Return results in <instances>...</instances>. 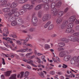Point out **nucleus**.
<instances>
[{"mask_svg":"<svg viewBox=\"0 0 79 79\" xmlns=\"http://www.w3.org/2000/svg\"><path fill=\"white\" fill-rule=\"evenodd\" d=\"M70 23L68 24L67 28L65 31V32L67 33H71V34H73L74 32V30L73 29H71L72 27H73V23H71L70 22Z\"/></svg>","mask_w":79,"mask_h":79,"instance_id":"1","label":"nucleus"},{"mask_svg":"<svg viewBox=\"0 0 79 79\" xmlns=\"http://www.w3.org/2000/svg\"><path fill=\"white\" fill-rule=\"evenodd\" d=\"M34 5H30L29 4H27L24 5L23 6H22V8L23 9H24V10H31V9L34 7Z\"/></svg>","mask_w":79,"mask_h":79,"instance_id":"2","label":"nucleus"},{"mask_svg":"<svg viewBox=\"0 0 79 79\" xmlns=\"http://www.w3.org/2000/svg\"><path fill=\"white\" fill-rule=\"evenodd\" d=\"M23 61H25V62H26V63H27L28 64H31L32 66H33V67H35V68H37V65H35L34 64L32 63L34 62V61H32V60H29V59L27 60L25 59H23Z\"/></svg>","mask_w":79,"mask_h":79,"instance_id":"3","label":"nucleus"},{"mask_svg":"<svg viewBox=\"0 0 79 79\" xmlns=\"http://www.w3.org/2000/svg\"><path fill=\"white\" fill-rule=\"evenodd\" d=\"M79 63V56L77 57H73L71 60V63L72 64L74 63Z\"/></svg>","mask_w":79,"mask_h":79,"instance_id":"4","label":"nucleus"},{"mask_svg":"<svg viewBox=\"0 0 79 79\" xmlns=\"http://www.w3.org/2000/svg\"><path fill=\"white\" fill-rule=\"evenodd\" d=\"M18 5V3L17 2H14L12 4L10 3H8L7 4V6L8 7H10V8H14L15 7H16Z\"/></svg>","mask_w":79,"mask_h":79,"instance_id":"5","label":"nucleus"},{"mask_svg":"<svg viewBox=\"0 0 79 79\" xmlns=\"http://www.w3.org/2000/svg\"><path fill=\"white\" fill-rule=\"evenodd\" d=\"M17 21H16V20H15L13 21L11 23V25L12 26H16L17 24H19V22H20V18H17Z\"/></svg>","mask_w":79,"mask_h":79,"instance_id":"6","label":"nucleus"},{"mask_svg":"<svg viewBox=\"0 0 79 79\" xmlns=\"http://www.w3.org/2000/svg\"><path fill=\"white\" fill-rule=\"evenodd\" d=\"M37 21V18L36 17H33L31 20V22L34 26H37V24L36 23Z\"/></svg>","mask_w":79,"mask_h":79,"instance_id":"7","label":"nucleus"},{"mask_svg":"<svg viewBox=\"0 0 79 79\" xmlns=\"http://www.w3.org/2000/svg\"><path fill=\"white\" fill-rule=\"evenodd\" d=\"M68 39L71 42H77V38L74 36H69L68 37Z\"/></svg>","mask_w":79,"mask_h":79,"instance_id":"8","label":"nucleus"},{"mask_svg":"<svg viewBox=\"0 0 79 79\" xmlns=\"http://www.w3.org/2000/svg\"><path fill=\"white\" fill-rule=\"evenodd\" d=\"M27 41H28V40H23V45L27 46V47H29L31 48H33V46L31 44H26V43L27 42Z\"/></svg>","mask_w":79,"mask_h":79,"instance_id":"9","label":"nucleus"},{"mask_svg":"<svg viewBox=\"0 0 79 79\" xmlns=\"http://www.w3.org/2000/svg\"><path fill=\"white\" fill-rule=\"evenodd\" d=\"M51 13H52L54 16H56L58 13V12L56 11V8H53L51 10Z\"/></svg>","mask_w":79,"mask_h":79,"instance_id":"10","label":"nucleus"},{"mask_svg":"<svg viewBox=\"0 0 79 79\" xmlns=\"http://www.w3.org/2000/svg\"><path fill=\"white\" fill-rule=\"evenodd\" d=\"M76 17L75 16H73L70 17L69 18V22H71V23H74Z\"/></svg>","mask_w":79,"mask_h":79,"instance_id":"11","label":"nucleus"},{"mask_svg":"<svg viewBox=\"0 0 79 79\" xmlns=\"http://www.w3.org/2000/svg\"><path fill=\"white\" fill-rule=\"evenodd\" d=\"M71 57V56L70 55L66 56L64 57L63 60L64 61H68L69 60H70Z\"/></svg>","mask_w":79,"mask_h":79,"instance_id":"12","label":"nucleus"},{"mask_svg":"<svg viewBox=\"0 0 79 79\" xmlns=\"http://www.w3.org/2000/svg\"><path fill=\"white\" fill-rule=\"evenodd\" d=\"M63 21V20L61 18H58L56 20V23L57 24H61L62 22Z\"/></svg>","mask_w":79,"mask_h":79,"instance_id":"13","label":"nucleus"},{"mask_svg":"<svg viewBox=\"0 0 79 79\" xmlns=\"http://www.w3.org/2000/svg\"><path fill=\"white\" fill-rule=\"evenodd\" d=\"M64 46H65V44L64 43L62 42L59 43L57 45L58 47H61V48H63Z\"/></svg>","mask_w":79,"mask_h":79,"instance_id":"14","label":"nucleus"},{"mask_svg":"<svg viewBox=\"0 0 79 79\" xmlns=\"http://www.w3.org/2000/svg\"><path fill=\"white\" fill-rule=\"evenodd\" d=\"M41 8H42V5H39L35 7V10L37 11L38 10H40Z\"/></svg>","mask_w":79,"mask_h":79,"instance_id":"15","label":"nucleus"},{"mask_svg":"<svg viewBox=\"0 0 79 79\" xmlns=\"http://www.w3.org/2000/svg\"><path fill=\"white\" fill-rule=\"evenodd\" d=\"M11 10L10 8H5L3 9V10L4 13H8V12H10V11Z\"/></svg>","mask_w":79,"mask_h":79,"instance_id":"16","label":"nucleus"},{"mask_svg":"<svg viewBox=\"0 0 79 79\" xmlns=\"http://www.w3.org/2000/svg\"><path fill=\"white\" fill-rule=\"evenodd\" d=\"M43 1L44 2L45 4H47L49 2V0H40L38 1V3H40V2Z\"/></svg>","mask_w":79,"mask_h":79,"instance_id":"17","label":"nucleus"},{"mask_svg":"<svg viewBox=\"0 0 79 79\" xmlns=\"http://www.w3.org/2000/svg\"><path fill=\"white\" fill-rule=\"evenodd\" d=\"M51 23H52V22L50 21H48L47 22V23L44 26V27L45 28H47V27H48L50 25V24H51Z\"/></svg>","mask_w":79,"mask_h":79,"instance_id":"18","label":"nucleus"},{"mask_svg":"<svg viewBox=\"0 0 79 79\" xmlns=\"http://www.w3.org/2000/svg\"><path fill=\"white\" fill-rule=\"evenodd\" d=\"M11 73V71H8L5 73V75L6 76H10Z\"/></svg>","mask_w":79,"mask_h":79,"instance_id":"19","label":"nucleus"},{"mask_svg":"<svg viewBox=\"0 0 79 79\" xmlns=\"http://www.w3.org/2000/svg\"><path fill=\"white\" fill-rule=\"evenodd\" d=\"M15 9H12L11 10V12L8 14V15L9 16H11V15H13L14 13H15Z\"/></svg>","mask_w":79,"mask_h":79,"instance_id":"20","label":"nucleus"},{"mask_svg":"<svg viewBox=\"0 0 79 79\" xmlns=\"http://www.w3.org/2000/svg\"><path fill=\"white\" fill-rule=\"evenodd\" d=\"M3 32L6 34H9V31H8V28H5L3 30Z\"/></svg>","mask_w":79,"mask_h":79,"instance_id":"21","label":"nucleus"},{"mask_svg":"<svg viewBox=\"0 0 79 79\" xmlns=\"http://www.w3.org/2000/svg\"><path fill=\"white\" fill-rule=\"evenodd\" d=\"M16 74H14L12 75L10 77H9V79H16Z\"/></svg>","mask_w":79,"mask_h":79,"instance_id":"22","label":"nucleus"},{"mask_svg":"<svg viewBox=\"0 0 79 79\" xmlns=\"http://www.w3.org/2000/svg\"><path fill=\"white\" fill-rule=\"evenodd\" d=\"M29 48H26V49H22L20 50V52H22V53H24V52H26Z\"/></svg>","mask_w":79,"mask_h":79,"instance_id":"23","label":"nucleus"},{"mask_svg":"<svg viewBox=\"0 0 79 79\" xmlns=\"http://www.w3.org/2000/svg\"><path fill=\"white\" fill-rule=\"evenodd\" d=\"M61 28L62 29H64L68 28V26H66L62 23L61 26Z\"/></svg>","mask_w":79,"mask_h":79,"instance_id":"24","label":"nucleus"},{"mask_svg":"<svg viewBox=\"0 0 79 79\" xmlns=\"http://www.w3.org/2000/svg\"><path fill=\"white\" fill-rule=\"evenodd\" d=\"M48 20H50L51 19V15L49 14H47L45 15Z\"/></svg>","mask_w":79,"mask_h":79,"instance_id":"25","label":"nucleus"},{"mask_svg":"<svg viewBox=\"0 0 79 79\" xmlns=\"http://www.w3.org/2000/svg\"><path fill=\"white\" fill-rule=\"evenodd\" d=\"M63 14H64V12L63 11H60L58 13V15L59 16L61 17L63 15Z\"/></svg>","mask_w":79,"mask_h":79,"instance_id":"26","label":"nucleus"},{"mask_svg":"<svg viewBox=\"0 0 79 79\" xmlns=\"http://www.w3.org/2000/svg\"><path fill=\"white\" fill-rule=\"evenodd\" d=\"M42 20L43 21L45 22V21H47L48 20L47 19L46 16L44 15L42 17Z\"/></svg>","mask_w":79,"mask_h":79,"instance_id":"27","label":"nucleus"},{"mask_svg":"<svg viewBox=\"0 0 79 79\" xmlns=\"http://www.w3.org/2000/svg\"><path fill=\"white\" fill-rule=\"evenodd\" d=\"M44 9L46 11L49 10V6L47 4H45L44 6Z\"/></svg>","mask_w":79,"mask_h":79,"instance_id":"28","label":"nucleus"},{"mask_svg":"<svg viewBox=\"0 0 79 79\" xmlns=\"http://www.w3.org/2000/svg\"><path fill=\"white\" fill-rule=\"evenodd\" d=\"M38 74L42 77H44L45 76H44V74L42 72H41L40 73H38Z\"/></svg>","mask_w":79,"mask_h":79,"instance_id":"29","label":"nucleus"},{"mask_svg":"<svg viewBox=\"0 0 79 79\" xmlns=\"http://www.w3.org/2000/svg\"><path fill=\"white\" fill-rule=\"evenodd\" d=\"M29 75V72L26 71L24 74V77H27Z\"/></svg>","mask_w":79,"mask_h":79,"instance_id":"30","label":"nucleus"},{"mask_svg":"<svg viewBox=\"0 0 79 79\" xmlns=\"http://www.w3.org/2000/svg\"><path fill=\"white\" fill-rule=\"evenodd\" d=\"M59 56H60V57H64V54H63V51L59 53Z\"/></svg>","mask_w":79,"mask_h":79,"instance_id":"31","label":"nucleus"},{"mask_svg":"<svg viewBox=\"0 0 79 79\" xmlns=\"http://www.w3.org/2000/svg\"><path fill=\"white\" fill-rule=\"evenodd\" d=\"M53 28V25H51L48 27V29L49 31H50L51 30H52Z\"/></svg>","mask_w":79,"mask_h":79,"instance_id":"32","label":"nucleus"},{"mask_svg":"<svg viewBox=\"0 0 79 79\" xmlns=\"http://www.w3.org/2000/svg\"><path fill=\"white\" fill-rule=\"evenodd\" d=\"M63 50V48L60 47H58V48L57 49V50L59 52H60L61 51H62V50Z\"/></svg>","mask_w":79,"mask_h":79,"instance_id":"33","label":"nucleus"},{"mask_svg":"<svg viewBox=\"0 0 79 79\" xmlns=\"http://www.w3.org/2000/svg\"><path fill=\"white\" fill-rule=\"evenodd\" d=\"M66 26H68V21L67 20H65L64 21L63 23Z\"/></svg>","mask_w":79,"mask_h":79,"instance_id":"34","label":"nucleus"},{"mask_svg":"<svg viewBox=\"0 0 79 79\" xmlns=\"http://www.w3.org/2000/svg\"><path fill=\"white\" fill-rule=\"evenodd\" d=\"M7 18H8L7 20L9 22H11V21H13V19H11V17H6V19H7Z\"/></svg>","mask_w":79,"mask_h":79,"instance_id":"35","label":"nucleus"},{"mask_svg":"<svg viewBox=\"0 0 79 79\" xmlns=\"http://www.w3.org/2000/svg\"><path fill=\"white\" fill-rule=\"evenodd\" d=\"M35 59L37 60V62H38V63L40 64L41 63V61H40V59H39L38 57H36Z\"/></svg>","mask_w":79,"mask_h":79,"instance_id":"36","label":"nucleus"},{"mask_svg":"<svg viewBox=\"0 0 79 79\" xmlns=\"http://www.w3.org/2000/svg\"><path fill=\"white\" fill-rule=\"evenodd\" d=\"M28 0H20V4H22L23 3H24L25 2L27 1Z\"/></svg>","mask_w":79,"mask_h":79,"instance_id":"37","label":"nucleus"},{"mask_svg":"<svg viewBox=\"0 0 79 79\" xmlns=\"http://www.w3.org/2000/svg\"><path fill=\"white\" fill-rule=\"evenodd\" d=\"M64 54V56H66V55H68V53L69 52L67 51H62Z\"/></svg>","mask_w":79,"mask_h":79,"instance_id":"38","label":"nucleus"},{"mask_svg":"<svg viewBox=\"0 0 79 79\" xmlns=\"http://www.w3.org/2000/svg\"><path fill=\"white\" fill-rule=\"evenodd\" d=\"M55 5H56V4H55V3H52L51 4L50 7L52 8H53L55 6Z\"/></svg>","mask_w":79,"mask_h":79,"instance_id":"39","label":"nucleus"},{"mask_svg":"<svg viewBox=\"0 0 79 79\" xmlns=\"http://www.w3.org/2000/svg\"><path fill=\"white\" fill-rule=\"evenodd\" d=\"M9 37H13V38H15L16 37V35H13V34H10L9 35Z\"/></svg>","mask_w":79,"mask_h":79,"instance_id":"40","label":"nucleus"},{"mask_svg":"<svg viewBox=\"0 0 79 79\" xmlns=\"http://www.w3.org/2000/svg\"><path fill=\"white\" fill-rule=\"evenodd\" d=\"M24 72H22L20 73V78H22V77H23V76H24Z\"/></svg>","mask_w":79,"mask_h":79,"instance_id":"41","label":"nucleus"},{"mask_svg":"<svg viewBox=\"0 0 79 79\" xmlns=\"http://www.w3.org/2000/svg\"><path fill=\"white\" fill-rule=\"evenodd\" d=\"M61 2H59L57 3V4H56V6H57L58 7H60V6H61Z\"/></svg>","mask_w":79,"mask_h":79,"instance_id":"42","label":"nucleus"},{"mask_svg":"<svg viewBox=\"0 0 79 79\" xmlns=\"http://www.w3.org/2000/svg\"><path fill=\"white\" fill-rule=\"evenodd\" d=\"M14 16L16 17H18L19 16V13L18 12H16L14 14Z\"/></svg>","mask_w":79,"mask_h":79,"instance_id":"43","label":"nucleus"},{"mask_svg":"<svg viewBox=\"0 0 79 79\" xmlns=\"http://www.w3.org/2000/svg\"><path fill=\"white\" fill-rule=\"evenodd\" d=\"M38 15L40 18L42 17V12L41 11H39L38 14Z\"/></svg>","mask_w":79,"mask_h":79,"instance_id":"44","label":"nucleus"},{"mask_svg":"<svg viewBox=\"0 0 79 79\" xmlns=\"http://www.w3.org/2000/svg\"><path fill=\"white\" fill-rule=\"evenodd\" d=\"M0 48H1L2 50H7V51H9V50L8 49H5V48H3L2 46H0Z\"/></svg>","mask_w":79,"mask_h":79,"instance_id":"45","label":"nucleus"},{"mask_svg":"<svg viewBox=\"0 0 79 79\" xmlns=\"http://www.w3.org/2000/svg\"><path fill=\"white\" fill-rule=\"evenodd\" d=\"M50 48V46L48 44H45V49H47L48 48Z\"/></svg>","mask_w":79,"mask_h":79,"instance_id":"46","label":"nucleus"},{"mask_svg":"<svg viewBox=\"0 0 79 79\" xmlns=\"http://www.w3.org/2000/svg\"><path fill=\"white\" fill-rule=\"evenodd\" d=\"M42 59L44 62H46V60H45V56H43L41 57Z\"/></svg>","mask_w":79,"mask_h":79,"instance_id":"47","label":"nucleus"},{"mask_svg":"<svg viewBox=\"0 0 79 79\" xmlns=\"http://www.w3.org/2000/svg\"><path fill=\"white\" fill-rule=\"evenodd\" d=\"M62 67L63 68H68V65L64 64H63V65L62 66Z\"/></svg>","mask_w":79,"mask_h":79,"instance_id":"48","label":"nucleus"},{"mask_svg":"<svg viewBox=\"0 0 79 79\" xmlns=\"http://www.w3.org/2000/svg\"><path fill=\"white\" fill-rule=\"evenodd\" d=\"M20 21L21 24H23L24 23V20L22 19H20Z\"/></svg>","mask_w":79,"mask_h":79,"instance_id":"49","label":"nucleus"},{"mask_svg":"<svg viewBox=\"0 0 79 79\" xmlns=\"http://www.w3.org/2000/svg\"><path fill=\"white\" fill-rule=\"evenodd\" d=\"M73 35H75V36H78L79 35V33L78 32H76L73 33Z\"/></svg>","mask_w":79,"mask_h":79,"instance_id":"50","label":"nucleus"},{"mask_svg":"<svg viewBox=\"0 0 79 79\" xmlns=\"http://www.w3.org/2000/svg\"><path fill=\"white\" fill-rule=\"evenodd\" d=\"M2 2L3 5H6V4L7 3V2H6V1L5 0H4L2 1H1Z\"/></svg>","mask_w":79,"mask_h":79,"instance_id":"51","label":"nucleus"},{"mask_svg":"<svg viewBox=\"0 0 79 79\" xmlns=\"http://www.w3.org/2000/svg\"><path fill=\"white\" fill-rule=\"evenodd\" d=\"M4 45L6 47H7V48H8L9 47V46L8 45V44L5 42L3 43Z\"/></svg>","mask_w":79,"mask_h":79,"instance_id":"52","label":"nucleus"},{"mask_svg":"<svg viewBox=\"0 0 79 79\" xmlns=\"http://www.w3.org/2000/svg\"><path fill=\"white\" fill-rule=\"evenodd\" d=\"M64 42H65L66 43H68L69 42V40H68V39H66L65 38L64 40Z\"/></svg>","mask_w":79,"mask_h":79,"instance_id":"53","label":"nucleus"},{"mask_svg":"<svg viewBox=\"0 0 79 79\" xmlns=\"http://www.w3.org/2000/svg\"><path fill=\"white\" fill-rule=\"evenodd\" d=\"M27 68V69H31V68L30 65H26Z\"/></svg>","mask_w":79,"mask_h":79,"instance_id":"54","label":"nucleus"},{"mask_svg":"<svg viewBox=\"0 0 79 79\" xmlns=\"http://www.w3.org/2000/svg\"><path fill=\"white\" fill-rule=\"evenodd\" d=\"M23 43H24L23 40V39H20V44H23Z\"/></svg>","mask_w":79,"mask_h":79,"instance_id":"55","label":"nucleus"},{"mask_svg":"<svg viewBox=\"0 0 79 79\" xmlns=\"http://www.w3.org/2000/svg\"><path fill=\"white\" fill-rule=\"evenodd\" d=\"M50 74H51V75H54V74H55V71H51L50 72Z\"/></svg>","mask_w":79,"mask_h":79,"instance_id":"56","label":"nucleus"},{"mask_svg":"<svg viewBox=\"0 0 79 79\" xmlns=\"http://www.w3.org/2000/svg\"><path fill=\"white\" fill-rule=\"evenodd\" d=\"M68 10H69V8H68V7H67L64 9V12H65V13H66L68 11Z\"/></svg>","mask_w":79,"mask_h":79,"instance_id":"57","label":"nucleus"},{"mask_svg":"<svg viewBox=\"0 0 79 79\" xmlns=\"http://www.w3.org/2000/svg\"><path fill=\"white\" fill-rule=\"evenodd\" d=\"M31 3L33 4V5H34L35 4V3L34 2L36 0H31Z\"/></svg>","mask_w":79,"mask_h":79,"instance_id":"58","label":"nucleus"},{"mask_svg":"<svg viewBox=\"0 0 79 79\" xmlns=\"http://www.w3.org/2000/svg\"><path fill=\"white\" fill-rule=\"evenodd\" d=\"M76 29L77 31H79V25L77 26L76 27Z\"/></svg>","mask_w":79,"mask_h":79,"instance_id":"59","label":"nucleus"},{"mask_svg":"<svg viewBox=\"0 0 79 79\" xmlns=\"http://www.w3.org/2000/svg\"><path fill=\"white\" fill-rule=\"evenodd\" d=\"M1 77L2 79H5V75H1Z\"/></svg>","mask_w":79,"mask_h":79,"instance_id":"60","label":"nucleus"},{"mask_svg":"<svg viewBox=\"0 0 79 79\" xmlns=\"http://www.w3.org/2000/svg\"><path fill=\"white\" fill-rule=\"evenodd\" d=\"M2 63L3 64H4V65L5 64V60H4V59L2 58Z\"/></svg>","mask_w":79,"mask_h":79,"instance_id":"61","label":"nucleus"},{"mask_svg":"<svg viewBox=\"0 0 79 79\" xmlns=\"http://www.w3.org/2000/svg\"><path fill=\"white\" fill-rule=\"evenodd\" d=\"M75 23L76 24H79V21L76 20L75 22Z\"/></svg>","mask_w":79,"mask_h":79,"instance_id":"62","label":"nucleus"},{"mask_svg":"<svg viewBox=\"0 0 79 79\" xmlns=\"http://www.w3.org/2000/svg\"><path fill=\"white\" fill-rule=\"evenodd\" d=\"M65 38H61V39H60V41L61 42H64V39H65Z\"/></svg>","mask_w":79,"mask_h":79,"instance_id":"63","label":"nucleus"},{"mask_svg":"<svg viewBox=\"0 0 79 79\" xmlns=\"http://www.w3.org/2000/svg\"><path fill=\"white\" fill-rule=\"evenodd\" d=\"M35 56L34 55L31 56L30 57V58L31 59H33V58H35Z\"/></svg>","mask_w":79,"mask_h":79,"instance_id":"64","label":"nucleus"}]
</instances>
